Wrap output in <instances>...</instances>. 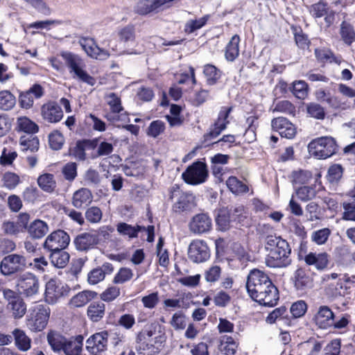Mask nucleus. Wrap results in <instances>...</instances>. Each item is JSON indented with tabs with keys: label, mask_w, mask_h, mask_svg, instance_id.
I'll return each mask as SVG.
<instances>
[{
	"label": "nucleus",
	"mask_w": 355,
	"mask_h": 355,
	"mask_svg": "<svg viewBox=\"0 0 355 355\" xmlns=\"http://www.w3.org/2000/svg\"><path fill=\"white\" fill-rule=\"evenodd\" d=\"M329 258L327 252H309L304 257V260L308 266H314L317 270H323L329 264Z\"/></svg>",
	"instance_id": "23"
},
{
	"label": "nucleus",
	"mask_w": 355,
	"mask_h": 355,
	"mask_svg": "<svg viewBox=\"0 0 355 355\" xmlns=\"http://www.w3.org/2000/svg\"><path fill=\"white\" fill-rule=\"evenodd\" d=\"M3 186L8 189H15L19 183V177L11 172L6 173L3 177Z\"/></svg>",
	"instance_id": "61"
},
{
	"label": "nucleus",
	"mask_w": 355,
	"mask_h": 355,
	"mask_svg": "<svg viewBox=\"0 0 355 355\" xmlns=\"http://www.w3.org/2000/svg\"><path fill=\"white\" fill-rule=\"evenodd\" d=\"M203 73L207 78L209 85H214L220 78V71L212 64H206L204 67Z\"/></svg>",
	"instance_id": "47"
},
{
	"label": "nucleus",
	"mask_w": 355,
	"mask_h": 355,
	"mask_svg": "<svg viewBox=\"0 0 355 355\" xmlns=\"http://www.w3.org/2000/svg\"><path fill=\"white\" fill-rule=\"evenodd\" d=\"M335 315L333 311L326 305L320 306L313 318L315 325L322 329H327L334 324Z\"/></svg>",
	"instance_id": "14"
},
{
	"label": "nucleus",
	"mask_w": 355,
	"mask_h": 355,
	"mask_svg": "<svg viewBox=\"0 0 355 355\" xmlns=\"http://www.w3.org/2000/svg\"><path fill=\"white\" fill-rule=\"evenodd\" d=\"M119 41L123 43L125 46H129L132 44L135 40V27L132 25H128L118 32Z\"/></svg>",
	"instance_id": "38"
},
{
	"label": "nucleus",
	"mask_w": 355,
	"mask_h": 355,
	"mask_svg": "<svg viewBox=\"0 0 355 355\" xmlns=\"http://www.w3.org/2000/svg\"><path fill=\"white\" fill-rule=\"evenodd\" d=\"M145 230V227L136 225L132 226L126 223H119L116 225L118 233L122 236H127L129 239L136 238L138 232Z\"/></svg>",
	"instance_id": "31"
},
{
	"label": "nucleus",
	"mask_w": 355,
	"mask_h": 355,
	"mask_svg": "<svg viewBox=\"0 0 355 355\" xmlns=\"http://www.w3.org/2000/svg\"><path fill=\"white\" fill-rule=\"evenodd\" d=\"M64 178L68 181H73L77 176V164L75 162L67 163L62 169Z\"/></svg>",
	"instance_id": "62"
},
{
	"label": "nucleus",
	"mask_w": 355,
	"mask_h": 355,
	"mask_svg": "<svg viewBox=\"0 0 355 355\" xmlns=\"http://www.w3.org/2000/svg\"><path fill=\"white\" fill-rule=\"evenodd\" d=\"M157 10L155 0H139L134 7V11L140 15H146Z\"/></svg>",
	"instance_id": "40"
},
{
	"label": "nucleus",
	"mask_w": 355,
	"mask_h": 355,
	"mask_svg": "<svg viewBox=\"0 0 355 355\" xmlns=\"http://www.w3.org/2000/svg\"><path fill=\"white\" fill-rule=\"evenodd\" d=\"M307 84L303 80L293 83V94L298 98L304 99L307 95Z\"/></svg>",
	"instance_id": "58"
},
{
	"label": "nucleus",
	"mask_w": 355,
	"mask_h": 355,
	"mask_svg": "<svg viewBox=\"0 0 355 355\" xmlns=\"http://www.w3.org/2000/svg\"><path fill=\"white\" fill-rule=\"evenodd\" d=\"M69 291L70 288L67 284L55 279H50L46 284V302L49 304H54L59 298L67 295Z\"/></svg>",
	"instance_id": "11"
},
{
	"label": "nucleus",
	"mask_w": 355,
	"mask_h": 355,
	"mask_svg": "<svg viewBox=\"0 0 355 355\" xmlns=\"http://www.w3.org/2000/svg\"><path fill=\"white\" fill-rule=\"evenodd\" d=\"M309 153L318 159H327L336 154L338 146L331 137H322L313 139L308 146Z\"/></svg>",
	"instance_id": "3"
},
{
	"label": "nucleus",
	"mask_w": 355,
	"mask_h": 355,
	"mask_svg": "<svg viewBox=\"0 0 355 355\" xmlns=\"http://www.w3.org/2000/svg\"><path fill=\"white\" fill-rule=\"evenodd\" d=\"M343 168L340 164H334L328 170L327 180L331 182H337L343 175Z\"/></svg>",
	"instance_id": "60"
},
{
	"label": "nucleus",
	"mask_w": 355,
	"mask_h": 355,
	"mask_svg": "<svg viewBox=\"0 0 355 355\" xmlns=\"http://www.w3.org/2000/svg\"><path fill=\"white\" fill-rule=\"evenodd\" d=\"M272 128L282 137L292 139L296 134V129L293 123L284 117H277L272 120Z\"/></svg>",
	"instance_id": "18"
},
{
	"label": "nucleus",
	"mask_w": 355,
	"mask_h": 355,
	"mask_svg": "<svg viewBox=\"0 0 355 355\" xmlns=\"http://www.w3.org/2000/svg\"><path fill=\"white\" fill-rule=\"evenodd\" d=\"M92 199L93 196L90 190L82 188L74 192L72 198V205L80 209L90 204Z\"/></svg>",
	"instance_id": "26"
},
{
	"label": "nucleus",
	"mask_w": 355,
	"mask_h": 355,
	"mask_svg": "<svg viewBox=\"0 0 355 355\" xmlns=\"http://www.w3.org/2000/svg\"><path fill=\"white\" fill-rule=\"evenodd\" d=\"M208 177V170L205 163L195 162L187 167L182 173V178L184 181L192 185H197L205 182Z\"/></svg>",
	"instance_id": "6"
},
{
	"label": "nucleus",
	"mask_w": 355,
	"mask_h": 355,
	"mask_svg": "<svg viewBox=\"0 0 355 355\" xmlns=\"http://www.w3.org/2000/svg\"><path fill=\"white\" fill-rule=\"evenodd\" d=\"M70 242L69 234L64 230H58L51 233L43 243V248L49 252L64 250Z\"/></svg>",
	"instance_id": "9"
},
{
	"label": "nucleus",
	"mask_w": 355,
	"mask_h": 355,
	"mask_svg": "<svg viewBox=\"0 0 355 355\" xmlns=\"http://www.w3.org/2000/svg\"><path fill=\"white\" fill-rule=\"evenodd\" d=\"M48 224L42 220H35L27 227L28 235L33 239H40L44 237L49 232Z\"/></svg>",
	"instance_id": "25"
},
{
	"label": "nucleus",
	"mask_w": 355,
	"mask_h": 355,
	"mask_svg": "<svg viewBox=\"0 0 355 355\" xmlns=\"http://www.w3.org/2000/svg\"><path fill=\"white\" fill-rule=\"evenodd\" d=\"M233 223L245 225L247 224L248 213L243 206H238L227 210Z\"/></svg>",
	"instance_id": "41"
},
{
	"label": "nucleus",
	"mask_w": 355,
	"mask_h": 355,
	"mask_svg": "<svg viewBox=\"0 0 355 355\" xmlns=\"http://www.w3.org/2000/svg\"><path fill=\"white\" fill-rule=\"evenodd\" d=\"M17 130L33 135L38 132V125L26 116L19 117L17 120Z\"/></svg>",
	"instance_id": "36"
},
{
	"label": "nucleus",
	"mask_w": 355,
	"mask_h": 355,
	"mask_svg": "<svg viewBox=\"0 0 355 355\" xmlns=\"http://www.w3.org/2000/svg\"><path fill=\"white\" fill-rule=\"evenodd\" d=\"M265 250L268 252L266 264L270 268H285L291 263V249L288 242L280 236L268 235L265 239Z\"/></svg>",
	"instance_id": "1"
},
{
	"label": "nucleus",
	"mask_w": 355,
	"mask_h": 355,
	"mask_svg": "<svg viewBox=\"0 0 355 355\" xmlns=\"http://www.w3.org/2000/svg\"><path fill=\"white\" fill-rule=\"evenodd\" d=\"M41 113L43 119L49 123H57L60 121L63 116L61 107L53 102L43 105L41 109Z\"/></svg>",
	"instance_id": "20"
},
{
	"label": "nucleus",
	"mask_w": 355,
	"mask_h": 355,
	"mask_svg": "<svg viewBox=\"0 0 355 355\" xmlns=\"http://www.w3.org/2000/svg\"><path fill=\"white\" fill-rule=\"evenodd\" d=\"M239 343L231 336H223L219 345V350L225 355H235Z\"/></svg>",
	"instance_id": "34"
},
{
	"label": "nucleus",
	"mask_w": 355,
	"mask_h": 355,
	"mask_svg": "<svg viewBox=\"0 0 355 355\" xmlns=\"http://www.w3.org/2000/svg\"><path fill=\"white\" fill-rule=\"evenodd\" d=\"M218 228L221 231L227 230L232 226V219L227 210H220L216 218Z\"/></svg>",
	"instance_id": "45"
},
{
	"label": "nucleus",
	"mask_w": 355,
	"mask_h": 355,
	"mask_svg": "<svg viewBox=\"0 0 355 355\" xmlns=\"http://www.w3.org/2000/svg\"><path fill=\"white\" fill-rule=\"evenodd\" d=\"M28 267L26 257L18 254H12L5 257L0 263V270L3 275L9 276L22 272Z\"/></svg>",
	"instance_id": "7"
},
{
	"label": "nucleus",
	"mask_w": 355,
	"mask_h": 355,
	"mask_svg": "<svg viewBox=\"0 0 355 355\" xmlns=\"http://www.w3.org/2000/svg\"><path fill=\"white\" fill-rule=\"evenodd\" d=\"M49 141L52 149L59 150L64 143V138L59 131L55 130L49 135Z\"/></svg>",
	"instance_id": "56"
},
{
	"label": "nucleus",
	"mask_w": 355,
	"mask_h": 355,
	"mask_svg": "<svg viewBox=\"0 0 355 355\" xmlns=\"http://www.w3.org/2000/svg\"><path fill=\"white\" fill-rule=\"evenodd\" d=\"M108 332L103 331L91 336L86 340V349L93 355L104 352L107 345Z\"/></svg>",
	"instance_id": "13"
},
{
	"label": "nucleus",
	"mask_w": 355,
	"mask_h": 355,
	"mask_svg": "<svg viewBox=\"0 0 355 355\" xmlns=\"http://www.w3.org/2000/svg\"><path fill=\"white\" fill-rule=\"evenodd\" d=\"M38 186L44 191L52 193L56 187L54 175L51 173H44L37 178Z\"/></svg>",
	"instance_id": "37"
},
{
	"label": "nucleus",
	"mask_w": 355,
	"mask_h": 355,
	"mask_svg": "<svg viewBox=\"0 0 355 355\" xmlns=\"http://www.w3.org/2000/svg\"><path fill=\"white\" fill-rule=\"evenodd\" d=\"M102 211L98 207H91L85 212L86 219L92 223H97L102 218Z\"/></svg>",
	"instance_id": "59"
},
{
	"label": "nucleus",
	"mask_w": 355,
	"mask_h": 355,
	"mask_svg": "<svg viewBox=\"0 0 355 355\" xmlns=\"http://www.w3.org/2000/svg\"><path fill=\"white\" fill-rule=\"evenodd\" d=\"M1 230L5 234L16 236L22 232V227L19 223L6 220L1 225Z\"/></svg>",
	"instance_id": "51"
},
{
	"label": "nucleus",
	"mask_w": 355,
	"mask_h": 355,
	"mask_svg": "<svg viewBox=\"0 0 355 355\" xmlns=\"http://www.w3.org/2000/svg\"><path fill=\"white\" fill-rule=\"evenodd\" d=\"M226 184L228 189L236 195L247 193L249 190L248 187L245 184L234 176L230 177L226 181Z\"/></svg>",
	"instance_id": "42"
},
{
	"label": "nucleus",
	"mask_w": 355,
	"mask_h": 355,
	"mask_svg": "<svg viewBox=\"0 0 355 355\" xmlns=\"http://www.w3.org/2000/svg\"><path fill=\"white\" fill-rule=\"evenodd\" d=\"M330 234L331 231L329 228H322L313 232L311 239L318 245H323L327 242Z\"/></svg>",
	"instance_id": "57"
},
{
	"label": "nucleus",
	"mask_w": 355,
	"mask_h": 355,
	"mask_svg": "<svg viewBox=\"0 0 355 355\" xmlns=\"http://www.w3.org/2000/svg\"><path fill=\"white\" fill-rule=\"evenodd\" d=\"M189 227L190 231L194 234L207 233L211 230V218L206 214H196L189 222Z\"/></svg>",
	"instance_id": "15"
},
{
	"label": "nucleus",
	"mask_w": 355,
	"mask_h": 355,
	"mask_svg": "<svg viewBox=\"0 0 355 355\" xmlns=\"http://www.w3.org/2000/svg\"><path fill=\"white\" fill-rule=\"evenodd\" d=\"M340 35L345 43L348 45L355 41V31L353 26L345 22L341 24Z\"/></svg>",
	"instance_id": "50"
},
{
	"label": "nucleus",
	"mask_w": 355,
	"mask_h": 355,
	"mask_svg": "<svg viewBox=\"0 0 355 355\" xmlns=\"http://www.w3.org/2000/svg\"><path fill=\"white\" fill-rule=\"evenodd\" d=\"M97 293L94 291H84L78 293L70 300V305L73 307H81L94 299Z\"/></svg>",
	"instance_id": "30"
},
{
	"label": "nucleus",
	"mask_w": 355,
	"mask_h": 355,
	"mask_svg": "<svg viewBox=\"0 0 355 355\" xmlns=\"http://www.w3.org/2000/svg\"><path fill=\"white\" fill-rule=\"evenodd\" d=\"M105 100L114 114H121L123 112L121 98L115 93H109L105 96Z\"/></svg>",
	"instance_id": "46"
},
{
	"label": "nucleus",
	"mask_w": 355,
	"mask_h": 355,
	"mask_svg": "<svg viewBox=\"0 0 355 355\" xmlns=\"http://www.w3.org/2000/svg\"><path fill=\"white\" fill-rule=\"evenodd\" d=\"M15 345L21 351H27L31 348V340L25 332L21 329H16L12 332Z\"/></svg>",
	"instance_id": "39"
},
{
	"label": "nucleus",
	"mask_w": 355,
	"mask_h": 355,
	"mask_svg": "<svg viewBox=\"0 0 355 355\" xmlns=\"http://www.w3.org/2000/svg\"><path fill=\"white\" fill-rule=\"evenodd\" d=\"M83 336L81 335L66 339L62 352L64 355H80L83 345Z\"/></svg>",
	"instance_id": "24"
},
{
	"label": "nucleus",
	"mask_w": 355,
	"mask_h": 355,
	"mask_svg": "<svg viewBox=\"0 0 355 355\" xmlns=\"http://www.w3.org/2000/svg\"><path fill=\"white\" fill-rule=\"evenodd\" d=\"M60 55L73 78L90 85H94V79L85 70V62L79 55L69 51L61 52Z\"/></svg>",
	"instance_id": "2"
},
{
	"label": "nucleus",
	"mask_w": 355,
	"mask_h": 355,
	"mask_svg": "<svg viewBox=\"0 0 355 355\" xmlns=\"http://www.w3.org/2000/svg\"><path fill=\"white\" fill-rule=\"evenodd\" d=\"M19 144L23 151L30 150L31 152H35L39 149L40 142L37 137H34L31 135L28 137H21Z\"/></svg>",
	"instance_id": "44"
},
{
	"label": "nucleus",
	"mask_w": 355,
	"mask_h": 355,
	"mask_svg": "<svg viewBox=\"0 0 355 355\" xmlns=\"http://www.w3.org/2000/svg\"><path fill=\"white\" fill-rule=\"evenodd\" d=\"M39 286V280L33 273L25 272L17 278L18 291L27 297L35 295L38 292Z\"/></svg>",
	"instance_id": "8"
},
{
	"label": "nucleus",
	"mask_w": 355,
	"mask_h": 355,
	"mask_svg": "<svg viewBox=\"0 0 355 355\" xmlns=\"http://www.w3.org/2000/svg\"><path fill=\"white\" fill-rule=\"evenodd\" d=\"M294 279L295 287L297 290L302 291L311 286V280L309 277L302 268H299L295 271Z\"/></svg>",
	"instance_id": "43"
},
{
	"label": "nucleus",
	"mask_w": 355,
	"mask_h": 355,
	"mask_svg": "<svg viewBox=\"0 0 355 355\" xmlns=\"http://www.w3.org/2000/svg\"><path fill=\"white\" fill-rule=\"evenodd\" d=\"M259 289H254L248 293L252 300L260 304L266 306H273L279 300V291L277 287L269 282L267 284L262 285Z\"/></svg>",
	"instance_id": "4"
},
{
	"label": "nucleus",
	"mask_w": 355,
	"mask_h": 355,
	"mask_svg": "<svg viewBox=\"0 0 355 355\" xmlns=\"http://www.w3.org/2000/svg\"><path fill=\"white\" fill-rule=\"evenodd\" d=\"M271 280L266 273L258 269H254L248 276L246 282L248 292L250 293L254 289L260 290L262 285L267 284Z\"/></svg>",
	"instance_id": "19"
},
{
	"label": "nucleus",
	"mask_w": 355,
	"mask_h": 355,
	"mask_svg": "<svg viewBox=\"0 0 355 355\" xmlns=\"http://www.w3.org/2000/svg\"><path fill=\"white\" fill-rule=\"evenodd\" d=\"M232 110V107H223L221 108L217 121L210 129L209 132L206 135L207 139H213L218 137L227 128V125L229 123L227 118Z\"/></svg>",
	"instance_id": "17"
},
{
	"label": "nucleus",
	"mask_w": 355,
	"mask_h": 355,
	"mask_svg": "<svg viewBox=\"0 0 355 355\" xmlns=\"http://www.w3.org/2000/svg\"><path fill=\"white\" fill-rule=\"evenodd\" d=\"M240 37L238 35L232 37L225 49V58L228 61H234L239 55Z\"/></svg>",
	"instance_id": "32"
},
{
	"label": "nucleus",
	"mask_w": 355,
	"mask_h": 355,
	"mask_svg": "<svg viewBox=\"0 0 355 355\" xmlns=\"http://www.w3.org/2000/svg\"><path fill=\"white\" fill-rule=\"evenodd\" d=\"M95 141L88 140L78 141L74 147L69 150V155L75 159L84 161L86 159L85 149L87 146H93Z\"/></svg>",
	"instance_id": "29"
},
{
	"label": "nucleus",
	"mask_w": 355,
	"mask_h": 355,
	"mask_svg": "<svg viewBox=\"0 0 355 355\" xmlns=\"http://www.w3.org/2000/svg\"><path fill=\"white\" fill-rule=\"evenodd\" d=\"M105 305L102 302H93L87 307V315L94 322H99L105 315Z\"/></svg>",
	"instance_id": "27"
},
{
	"label": "nucleus",
	"mask_w": 355,
	"mask_h": 355,
	"mask_svg": "<svg viewBox=\"0 0 355 355\" xmlns=\"http://www.w3.org/2000/svg\"><path fill=\"white\" fill-rule=\"evenodd\" d=\"M307 113L313 118L322 120L324 119L325 112L323 107L315 103H311L306 106Z\"/></svg>",
	"instance_id": "55"
},
{
	"label": "nucleus",
	"mask_w": 355,
	"mask_h": 355,
	"mask_svg": "<svg viewBox=\"0 0 355 355\" xmlns=\"http://www.w3.org/2000/svg\"><path fill=\"white\" fill-rule=\"evenodd\" d=\"M69 254L64 250L51 252L50 259L52 264L59 268H64L69 261Z\"/></svg>",
	"instance_id": "35"
},
{
	"label": "nucleus",
	"mask_w": 355,
	"mask_h": 355,
	"mask_svg": "<svg viewBox=\"0 0 355 355\" xmlns=\"http://www.w3.org/2000/svg\"><path fill=\"white\" fill-rule=\"evenodd\" d=\"M43 95L42 87L40 85H34L28 91L19 95V103L22 107L28 109L32 107L34 99Z\"/></svg>",
	"instance_id": "22"
},
{
	"label": "nucleus",
	"mask_w": 355,
	"mask_h": 355,
	"mask_svg": "<svg viewBox=\"0 0 355 355\" xmlns=\"http://www.w3.org/2000/svg\"><path fill=\"white\" fill-rule=\"evenodd\" d=\"M15 97L10 92H0V109L9 110L15 106Z\"/></svg>",
	"instance_id": "49"
},
{
	"label": "nucleus",
	"mask_w": 355,
	"mask_h": 355,
	"mask_svg": "<svg viewBox=\"0 0 355 355\" xmlns=\"http://www.w3.org/2000/svg\"><path fill=\"white\" fill-rule=\"evenodd\" d=\"M7 309L15 319H19L25 315L27 307L24 300L20 297L14 302L8 303Z\"/></svg>",
	"instance_id": "33"
},
{
	"label": "nucleus",
	"mask_w": 355,
	"mask_h": 355,
	"mask_svg": "<svg viewBox=\"0 0 355 355\" xmlns=\"http://www.w3.org/2000/svg\"><path fill=\"white\" fill-rule=\"evenodd\" d=\"M98 242V235L90 232L79 234L73 241L76 249L81 252H87L94 248Z\"/></svg>",
	"instance_id": "16"
},
{
	"label": "nucleus",
	"mask_w": 355,
	"mask_h": 355,
	"mask_svg": "<svg viewBox=\"0 0 355 355\" xmlns=\"http://www.w3.org/2000/svg\"><path fill=\"white\" fill-rule=\"evenodd\" d=\"M316 193L314 189L310 187H302L296 191L297 198L302 201H308L313 199Z\"/></svg>",
	"instance_id": "63"
},
{
	"label": "nucleus",
	"mask_w": 355,
	"mask_h": 355,
	"mask_svg": "<svg viewBox=\"0 0 355 355\" xmlns=\"http://www.w3.org/2000/svg\"><path fill=\"white\" fill-rule=\"evenodd\" d=\"M67 338L60 332L49 330L46 335V340L51 349L55 353H60Z\"/></svg>",
	"instance_id": "28"
},
{
	"label": "nucleus",
	"mask_w": 355,
	"mask_h": 355,
	"mask_svg": "<svg viewBox=\"0 0 355 355\" xmlns=\"http://www.w3.org/2000/svg\"><path fill=\"white\" fill-rule=\"evenodd\" d=\"M50 309L43 304L35 306L28 315L26 325L32 331H41L46 326L49 315Z\"/></svg>",
	"instance_id": "5"
},
{
	"label": "nucleus",
	"mask_w": 355,
	"mask_h": 355,
	"mask_svg": "<svg viewBox=\"0 0 355 355\" xmlns=\"http://www.w3.org/2000/svg\"><path fill=\"white\" fill-rule=\"evenodd\" d=\"M209 19L208 15H205L198 19L189 20L185 24V31L191 33L196 30L201 28L204 26Z\"/></svg>",
	"instance_id": "54"
},
{
	"label": "nucleus",
	"mask_w": 355,
	"mask_h": 355,
	"mask_svg": "<svg viewBox=\"0 0 355 355\" xmlns=\"http://www.w3.org/2000/svg\"><path fill=\"white\" fill-rule=\"evenodd\" d=\"M120 288L116 286H112L106 288L101 295L100 298L102 301L110 302L114 301L120 295Z\"/></svg>",
	"instance_id": "52"
},
{
	"label": "nucleus",
	"mask_w": 355,
	"mask_h": 355,
	"mask_svg": "<svg viewBox=\"0 0 355 355\" xmlns=\"http://www.w3.org/2000/svg\"><path fill=\"white\" fill-rule=\"evenodd\" d=\"M78 43L88 56L99 60L109 58L110 53L108 51L100 48L95 40L91 37H81Z\"/></svg>",
	"instance_id": "12"
},
{
	"label": "nucleus",
	"mask_w": 355,
	"mask_h": 355,
	"mask_svg": "<svg viewBox=\"0 0 355 355\" xmlns=\"http://www.w3.org/2000/svg\"><path fill=\"white\" fill-rule=\"evenodd\" d=\"M133 277L132 270L128 268H121L115 275L113 282L116 284H122L130 280Z\"/></svg>",
	"instance_id": "53"
},
{
	"label": "nucleus",
	"mask_w": 355,
	"mask_h": 355,
	"mask_svg": "<svg viewBox=\"0 0 355 355\" xmlns=\"http://www.w3.org/2000/svg\"><path fill=\"white\" fill-rule=\"evenodd\" d=\"M171 193V198H173L175 195L179 196L177 202H175L173 205V211L176 213H181L191 209V196H188L185 193H181L179 191V188L177 185L173 187V191Z\"/></svg>",
	"instance_id": "21"
},
{
	"label": "nucleus",
	"mask_w": 355,
	"mask_h": 355,
	"mask_svg": "<svg viewBox=\"0 0 355 355\" xmlns=\"http://www.w3.org/2000/svg\"><path fill=\"white\" fill-rule=\"evenodd\" d=\"M222 269L218 265H212L205 270L204 276L207 282L214 284L218 282L221 276Z\"/></svg>",
	"instance_id": "48"
},
{
	"label": "nucleus",
	"mask_w": 355,
	"mask_h": 355,
	"mask_svg": "<svg viewBox=\"0 0 355 355\" xmlns=\"http://www.w3.org/2000/svg\"><path fill=\"white\" fill-rule=\"evenodd\" d=\"M188 257L196 263L207 261L210 257V252L206 242L198 239L193 241L189 245Z\"/></svg>",
	"instance_id": "10"
},
{
	"label": "nucleus",
	"mask_w": 355,
	"mask_h": 355,
	"mask_svg": "<svg viewBox=\"0 0 355 355\" xmlns=\"http://www.w3.org/2000/svg\"><path fill=\"white\" fill-rule=\"evenodd\" d=\"M343 219L355 221V199L343 203Z\"/></svg>",
	"instance_id": "64"
}]
</instances>
